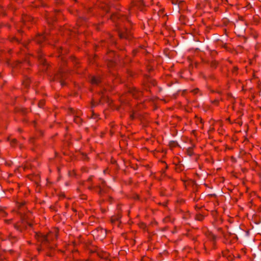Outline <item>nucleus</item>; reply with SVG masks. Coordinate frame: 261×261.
<instances>
[{
  "label": "nucleus",
  "mask_w": 261,
  "mask_h": 261,
  "mask_svg": "<svg viewBox=\"0 0 261 261\" xmlns=\"http://www.w3.org/2000/svg\"><path fill=\"white\" fill-rule=\"evenodd\" d=\"M43 105H44V101H40L39 102V104H38V105H39V106L40 107H43Z\"/></svg>",
  "instance_id": "nucleus-5"
},
{
  "label": "nucleus",
  "mask_w": 261,
  "mask_h": 261,
  "mask_svg": "<svg viewBox=\"0 0 261 261\" xmlns=\"http://www.w3.org/2000/svg\"><path fill=\"white\" fill-rule=\"evenodd\" d=\"M58 230L54 228L51 231L49 232L46 235L43 234L41 233H37L35 238L38 242L41 243L38 251L45 250L48 248H53L54 244L52 243L58 237Z\"/></svg>",
  "instance_id": "nucleus-1"
},
{
  "label": "nucleus",
  "mask_w": 261,
  "mask_h": 261,
  "mask_svg": "<svg viewBox=\"0 0 261 261\" xmlns=\"http://www.w3.org/2000/svg\"><path fill=\"white\" fill-rule=\"evenodd\" d=\"M119 36H120V37L121 38H125L126 37V36L124 34H120Z\"/></svg>",
  "instance_id": "nucleus-6"
},
{
  "label": "nucleus",
  "mask_w": 261,
  "mask_h": 261,
  "mask_svg": "<svg viewBox=\"0 0 261 261\" xmlns=\"http://www.w3.org/2000/svg\"><path fill=\"white\" fill-rule=\"evenodd\" d=\"M45 39L44 34L38 35L35 38V41L38 43H41Z\"/></svg>",
  "instance_id": "nucleus-2"
},
{
  "label": "nucleus",
  "mask_w": 261,
  "mask_h": 261,
  "mask_svg": "<svg viewBox=\"0 0 261 261\" xmlns=\"http://www.w3.org/2000/svg\"><path fill=\"white\" fill-rule=\"evenodd\" d=\"M12 142H13V143H15L16 142V140H15V139H13V140H12Z\"/></svg>",
  "instance_id": "nucleus-7"
},
{
  "label": "nucleus",
  "mask_w": 261,
  "mask_h": 261,
  "mask_svg": "<svg viewBox=\"0 0 261 261\" xmlns=\"http://www.w3.org/2000/svg\"><path fill=\"white\" fill-rule=\"evenodd\" d=\"M80 120H80V118L79 117H76V118H74V121L75 122H76V123H78L79 122H80Z\"/></svg>",
  "instance_id": "nucleus-4"
},
{
  "label": "nucleus",
  "mask_w": 261,
  "mask_h": 261,
  "mask_svg": "<svg viewBox=\"0 0 261 261\" xmlns=\"http://www.w3.org/2000/svg\"><path fill=\"white\" fill-rule=\"evenodd\" d=\"M91 82L92 84H97L100 82V80L99 79H98L95 76H93L92 77V79L91 80Z\"/></svg>",
  "instance_id": "nucleus-3"
}]
</instances>
